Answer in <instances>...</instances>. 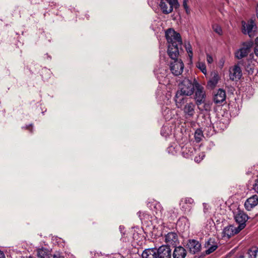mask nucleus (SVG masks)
Masks as SVG:
<instances>
[{"label":"nucleus","instance_id":"26","mask_svg":"<svg viewBox=\"0 0 258 258\" xmlns=\"http://www.w3.org/2000/svg\"><path fill=\"white\" fill-rule=\"evenodd\" d=\"M184 46H185V49L188 53L189 57L190 58V59H191L192 58L193 53H192V47H191L189 42H188V41L185 42Z\"/></svg>","mask_w":258,"mask_h":258},{"label":"nucleus","instance_id":"25","mask_svg":"<svg viewBox=\"0 0 258 258\" xmlns=\"http://www.w3.org/2000/svg\"><path fill=\"white\" fill-rule=\"evenodd\" d=\"M162 110V114L166 120H169L172 118V111L169 108L166 107Z\"/></svg>","mask_w":258,"mask_h":258},{"label":"nucleus","instance_id":"40","mask_svg":"<svg viewBox=\"0 0 258 258\" xmlns=\"http://www.w3.org/2000/svg\"><path fill=\"white\" fill-rule=\"evenodd\" d=\"M0 258H5V254L1 250H0Z\"/></svg>","mask_w":258,"mask_h":258},{"label":"nucleus","instance_id":"33","mask_svg":"<svg viewBox=\"0 0 258 258\" xmlns=\"http://www.w3.org/2000/svg\"><path fill=\"white\" fill-rule=\"evenodd\" d=\"M154 208L156 210H157V211H156V214H158V211L159 212V213H161L162 208H161V205L159 203H155L154 204Z\"/></svg>","mask_w":258,"mask_h":258},{"label":"nucleus","instance_id":"18","mask_svg":"<svg viewBox=\"0 0 258 258\" xmlns=\"http://www.w3.org/2000/svg\"><path fill=\"white\" fill-rule=\"evenodd\" d=\"M184 96L185 95L176 92L174 100L176 107L178 108H181L185 103L186 104V102H188V98L184 97Z\"/></svg>","mask_w":258,"mask_h":258},{"label":"nucleus","instance_id":"46","mask_svg":"<svg viewBox=\"0 0 258 258\" xmlns=\"http://www.w3.org/2000/svg\"><path fill=\"white\" fill-rule=\"evenodd\" d=\"M238 258H244V256L242 255H240L239 256V257Z\"/></svg>","mask_w":258,"mask_h":258},{"label":"nucleus","instance_id":"3","mask_svg":"<svg viewBox=\"0 0 258 258\" xmlns=\"http://www.w3.org/2000/svg\"><path fill=\"white\" fill-rule=\"evenodd\" d=\"M179 6L177 0H161L159 7L164 14L171 13L173 8H177Z\"/></svg>","mask_w":258,"mask_h":258},{"label":"nucleus","instance_id":"4","mask_svg":"<svg viewBox=\"0 0 258 258\" xmlns=\"http://www.w3.org/2000/svg\"><path fill=\"white\" fill-rule=\"evenodd\" d=\"M165 36L168 44H177L181 46L182 40L179 33L173 29H168L165 32Z\"/></svg>","mask_w":258,"mask_h":258},{"label":"nucleus","instance_id":"27","mask_svg":"<svg viewBox=\"0 0 258 258\" xmlns=\"http://www.w3.org/2000/svg\"><path fill=\"white\" fill-rule=\"evenodd\" d=\"M258 252V247H254L250 248L248 251L249 258H256Z\"/></svg>","mask_w":258,"mask_h":258},{"label":"nucleus","instance_id":"30","mask_svg":"<svg viewBox=\"0 0 258 258\" xmlns=\"http://www.w3.org/2000/svg\"><path fill=\"white\" fill-rule=\"evenodd\" d=\"M197 67L200 69L201 72L204 74L206 75L207 74V69L206 66L205 62H198L196 64Z\"/></svg>","mask_w":258,"mask_h":258},{"label":"nucleus","instance_id":"13","mask_svg":"<svg viewBox=\"0 0 258 258\" xmlns=\"http://www.w3.org/2000/svg\"><path fill=\"white\" fill-rule=\"evenodd\" d=\"M177 44H168L167 53L172 60L180 59L178 58L179 54L178 46Z\"/></svg>","mask_w":258,"mask_h":258},{"label":"nucleus","instance_id":"16","mask_svg":"<svg viewBox=\"0 0 258 258\" xmlns=\"http://www.w3.org/2000/svg\"><path fill=\"white\" fill-rule=\"evenodd\" d=\"M205 247L207 250L205 251L206 254H210L213 252L218 248L217 242L212 238H210L205 243Z\"/></svg>","mask_w":258,"mask_h":258},{"label":"nucleus","instance_id":"43","mask_svg":"<svg viewBox=\"0 0 258 258\" xmlns=\"http://www.w3.org/2000/svg\"><path fill=\"white\" fill-rule=\"evenodd\" d=\"M256 16L257 18L258 19V8H257L256 9Z\"/></svg>","mask_w":258,"mask_h":258},{"label":"nucleus","instance_id":"36","mask_svg":"<svg viewBox=\"0 0 258 258\" xmlns=\"http://www.w3.org/2000/svg\"><path fill=\"white\" fill-rule=\"evenodd\" d=\"M254 53L258 57V37L255 39Z\"/></svg>","mask_w":258,"mask_h":258},{"label":"nucleus","instance_id":"35","mask_svg":"<svg viewBox=\"0 0 258 258\" xmlns=\"http://www.w3.org/2000/svg\"><path fill=\"white\" fill-rule=\"evenodd\" d=\"M204 157H205V154H204V153H202L198 157H196L195 158V161L196 162L199 163L203 159V158Z\"/></svg>","mask_w":258,"mask_h":258},{"label":"nucleus","instance_id":"31","mask_svg":"<svg viewBox=\"0 0 258 258\" xmlns=\"http://www.w3.org/2000/svg\"><path fill=\"white\" fill-rule=\"evenodd\" d=\"M213 30L219 35H221L222 34V30L221 27L217 24H214L213 25Z\"/></svg>","mask_w":258,"mask_h":258},{"label":"nucleus","instance_id":"38","mask_svg":"<svg viewBox=\"0 0 258 258\" xmlns=\"http://www.w3.org/2000/svg\"><path fill=\"white\" fill-rule=\"evenodd\" d=\"M207 61L208 63L211 64L213 61V59L212 56L209 54H207Z\"/></svg>","mask_w":258,"mask_h":258},{"label":"nucleus","instance_id":"37","mask_svg":"<svg viewBox=\"0 0 258 258\" xmlns=\"http://www.w3.org/2000/svg\"><path fill=\"white\" fill-rule=\"evenodd\" d=\"M253 189L258 193V178L255 180L254 183L253 184Z\"/></svg>","mask_w":258,"mask_h":258},{"label":"nucleus","instance_id":"11","mask_svg":"<svg viewBox=\"0 0 258 258\" xmlns=\"http://www.w3.org/2000/svg\"><path fill=\"white\" fill-rule=\"evenodd\" d=\"M195 104L189 101L184 105L182 110L186 118H192L194 116L195 112Z\"/></svg>","mask_w":258,"mask_h":258},{"label":"nucleus","instance_id":"5","mask_svg":"<svg viewBox=\"0 0 258 258\" xmlns=\"http://www.w3.org/2000/svg\"><path fill=\"white\" fill-rule=\"evenodd\" d=\"M242 32L244 34H247L248 36L252 38L255 35L254 32L256 28V25L252 20H250L247 23L242 22Z\"/></svg>","mask_w":258,"mask_h":258},{"label":"nucleus","instance_id":"28","mask_svg":"<svg viewBox=\"0 0 258 258\" xmlns=\"http://www.w3.org/2000/svg\"><path fill=\"white\" fill-rule=\"evenodd\" d=\"M171 134V131L167 126H163L161 131V134L162 136L167 137Z\"/></svg>","mask_w":258,"mask_h":258},{"label":"nucleus","instance_id":"14","mask_svg":"<svg viewBox=\"0 0 258 258\" xmlns=\"http://www.w3.org/2000/svg\"><path fill=\"white\" fill-rule=\"evenodd\" d=\"M187 248L190 253L195 254L201 250V244L197 240L190 239L187 243Z\"/></svg>","mask_w":258,"mask_h":258},{"label":"nucleus","instance_id":"2","mask_svg":"<svg viewBox=\"0 0 258 258\" xmlns=\"http://www.w3.org/2000/svg\"><path fill=\"white\" fill-rule=\"evenodd\" d=\"M253 45V42L251 40L243 42L241 47L235 51V57L238 59L246 57L251 51Z\"/></svg>","mask_w":258,"mask_h":258},{"label":"nucleus","instance_id":"24","mask_svg":"<svg viewBox=\"0 0 258 258\" xmlns=\"http://www.w3.org/2000/svg\"><path fill=\"white\" fill-rule=\"evenodd\" d=\"M37 255L39 258H49L50 253L49 251L44 248H39L37 250Z\"/></svg>","mask_w":258,"mask_h":258},{"label":"nucleus","instance_id":"47","mask_svg":"<svg viewBox=\"0 0 258 258\" xmlns=\"http://www.w3.org/2000/svg\"><path fill=\"white\" fill-rule=\"evenodd\" d=\"M182 150H183V153H184L185 151L184 150V148H182Z\"/></svg>","mask_w":258,"mask_h":258},{"label":"nucleus","instance_id":"29","mask_svg":"<svg viewBox=\"0 0 258 258\" xmlns=\"http://www.w3.org/2000/svg\"><path fill=\"white\" fill-rule=\"evenodd\" d=\"M203 137L202 131L198 128L195 133V138L197 142H200Z\"/></svg>","mask_w":258,"mask_h":258},{"label":"nucleus","instance_id":"23","mask_svg":"<svg viewBox=\"0 0 258 258\" xmlns=\"http://www.w3.org/2000/svg\"><path fill=\"white\" fill-rule=\"evenodd\" d=\"M142 256L143 258H157L156 248L146 249L143 252Z\"/></svg>","mask_w":258,"mask_h":258},{"label":"nucleus","instance_id":"41","mask_svg":"<svg viewBox=\"0 0 258 258\" xmlns=\"http://www.w3.org/2000/svg\"><path fill=\"white\" fill-rule=\"evenodd\" d=\"M180 220H183V221H185V220L186 221L188 219H187V218L186 217H182V218H180Z\"/></svg>","mask_w":258,"mask_h":258},{"label":"nucleus","instance_id":"17","mask_svg":"<svg viewBox=\"0 0 258 258\" xmlns=\"http://www.w3.org/2000/svg\"><path fill=\"white\" fill-rule=\"evenodd\" d=\"M258 204V196L256 195L251 196L246 200L244 203L245 209L250 211Z\"/></svg>","mask_w":258,"mask_h":258},{"label":"nucleus","instance_id":"8","mask_svg":"<svg viewBox=\"0 0 258 258\" xmlns=\"http://www.w3.org/2000/svg\"><path fill=\"white\" fill-rule=\"evenodd\" d=\"M195 89H196L195 92V99L196 101V103L198 105L204 103L205 99V93L204 91V88L198 82H196Z\"/></svg>","mask_w":258,"mask_h":258},{"label":"nucleus","instance_id":"39","mask_svg":"<svg viewBox=\"0 0 258 258\" xmlns=\"http://www.w3.org/2000/svg\"><path fill=\"white\" fill-rule=\"evenodd\" d=\"M53 258H64V257L63 256H62L61 255V254L59 252H57L53 255Z\"/></svg>","mask_w":258,"mask_h":258},{"label":"nucleus","instance_id":"19","mask_svg":"<svg viewBox=\"0 0 258 258\" xmlns=\"http://www.w3.org/2000/svg\"><path fill=\"white\" fill-rule=\"evenodd\" d=\"M177 240V235L175 232H169L165 235V242L167 244V245H176Z\"/></svg>","mask_w":258,"mask_h":258},{"label":"nucleus","instance_id":"10","mask_svg":"<svg viewBox=\"0 0 258 258\" xmlns=\"http://www.w3.org/2000/svg\"><path fill=\"white\" fill-rule=\"evenodd\" d=\"M194 205V200L191 198H185L182 199L180 202L181 209L184 213L190 212Z\"/></svg>","mask_w":258,"mask_h":258},{"label":"nucleus","instance_id":"42","mask_svg":"<svg viewBox=\"0 0 258 258\" xmlns=\"http://www.w3.org/2000/svg\"><path fill=\"white\" fill-rule=\"evenodd\" d=\"M141 214H142V212H140H140H139L138 213V215H139V217L140 218V219H142V218H141Z\"/></svg>","mask_w":258,"mask_h":258},{"label":"nucleus","instance_id":"21","mask_svg":"<svg viewBox=\"0 0 258 258\" xmlns=\"http://www.w3.org/2000/svg\"><path fill=\"white\" fill-rule=\"evenodd\" d=\"M186 255V250L181 246L175 248L173 252V258H185Z\"/></svg>","mask_w":258,"mask_h":258},{"label":"nucleus","instance_id":"1","mask_svg":"<svg viewBox=\"0 0 258 258\" xmlns=\"http://www.w3.org/2000/svg\"><path fill=\"white\" fill-rule=\"evenodd\" d=\"M196 82H198L195 79L192 82L188 79H184L179 85V90L177 91L185 96L191 95L195 91Z\"/></svg>","mask_w":258,"mask_h":258},{"label":"nucleus","instance_id":"34","mask_svg":"<svg viewBox=\"0 0 258 258\" xmlns=\"http://www.w3.org/2000/svg\"><path fill=\"white\" fill-rule=\"evenodd\" d=\"M187 2L188 0H183V6L186 11V13L187 14H189L190 13V10L187 6Z\"/></svg>","mask_w":258,"mask_h":258},{"label":"nucleus","instance_id":"6","mask_svg":"<svg viewBox=\"0 0 258 258\" xmlns=\"http://www.w3.org/2000/svg\"><path fill=\"white\" fill-rule=\"evenodd\" d=\"M184 64L181 59L172 60L170 63V69L175 76L181 75L184 69Z\"/></svg>","mask_w":258,"mask_h":258},{"label":"nucleus","instance_id":"12","mask_svg":"<svg viewBox=\"0 0 258 258\" xmlns=\"http://www.w3.org/2000/svg\"><path fill=\"white\" fill-rule=\"evenodd\" d=\"M242 76L241 68L238 64L234 65L229 69L230 79L232 81H238Z\"/></svg>","mask_w":258,"mask_h":258},{"label":"nucleus","instance_id":"22","mask_svg":"<svg viewBox=\"0 0 258 258\" xmlns=\"http://www.w3.org/2000/svg\"><path fill=\"white\" fill-rule=\"evenodd\" d=\"M211 76V78L208 82V86L211 88H214L218 83L220 77L216 72L212 73Z\"/></svg>","mask_w":258,"mask_h":258},{"label":"nucleus","instance_id":"15","mask_svg":"<svg viewBox=\"0 0 258 258\" xmlns=\"http://www.w3.org/2000/svg\"><path fill=\"white\" fill-rule=\"evenodd\" d=\"M241 231L240 229L237 227H235L233 225H229L225 227L223 231V237H227L230 238L233 235L238 233Z\"/></svg>","mask_w":258,"mask_h":258},{"label":"nucleus","instance_id":"20","mask_svg":"<svg viewBox=\"0 0 258 258\" xmlns=\"http://www.w3.org/2000/svg\"><path fill=\"white\" fill-rule=\"evenodd\" d=\"M225 91L222 89H219L214 95V101L216 104L220 103L225 101Z\"/></svg>","mask_w":258,"mask_h":258},{"label":"nucleus","instance_id":"44","mask_svg":"<svg viewBox=\"0 0 258 258\" xmlns=\"http://www.w3.org/2000/svg\"><path fill=\"white\" fill-rule=\"evenodd\" d=\"M190 149L191 150V151H190V154H188L187 153H186V154H187V156H186V157H188V156L189 155H190V154L192 153V149H191V148H190Z\"/></svg>","mask_w":258,"mask_h":258},{"label":"nucleus","instance_id":"7","mask_svg":"<svg viewBox=\"0 0 258 258\" xmlns=\"http://www.w3.org/2000/svg\"><path fill=\"white\" fill-rule=\"evenodd\" d=\"M235 221L239 224L238 227L240 230L243 229L245 226V223L248 219V216L243 211L238 210L234 214Z\"/></svg>","mask_w":258,"mask_h":258},{"label":"nucleus","instance_id":"45","mask_svg":"<svg viewBox=\"0 0 258 258\" xmlns=\"http://www.w3.org/2000/svg\"><path fill=\"white\" fill-rule=\"evenodd\" d=\"M25 258H34V257L32 256H26Z\"/></svg>","mask_w":258,"mask_h":258},{"label":"nucleus","instance_id":"32","mask_svg":"<svg viewBox=\"0 0 258 258\" xmlns=\"http://www.w3.org/2000/svg\"><path fill=\"white\" fill-rule=\"evenodd\" d=\"M245 69L248 74H252L254 73V67L252 64L249 63L245 66Z\"/></svg>","mask_w":258,"mask_h":258},{"label":"nucleus","instance_id":"9","mask_svg":"<svg viewBox=\"0 0 258 258\" xmlns=\"http://www.w3.org/2000/svg\"><path fill=\"white\" fill-rule=\"evenodd\" d=\"M157 258H171V249L169 246L162 245L158 249L156 248Z\"/></svg>","mask_w":258,"mask_h":258}]
</instances>
